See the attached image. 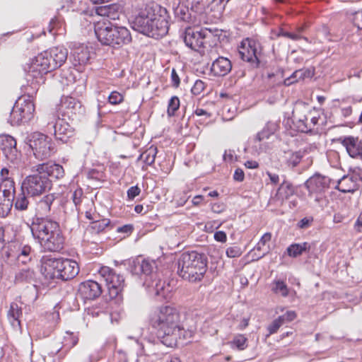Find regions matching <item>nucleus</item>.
Masks as SVG:
<instances>
[{"instance_id":"bb28decb","label":"nucleus","mask_w":362,"mask_h":362,"mask_svg":"<svg viewBox=\"0 0 362 362\" xmlns=\"http://www.w3.org/2000/svg\"><path fill=\"white\" fill-rule=\"evenodd\" d=\"M295 189L293 186L290 182L284 181L278 188L274 199L279 202L280 204H282L284 200L289 199L293 195Z\"/></svg>"},{"instance_id":"c03bdc74","label":"nucleus","mask_w":362,"mask_h":362,"mask_svg":"<svg viewBox=\"0 0 362 362\" xmlns=\"http://www.w3.org/2000/svg\"><path fill=\"white\" fill-rule=\"evenodd\" d=\"M110 221L107 218L95 221L91 223L92 229L97 233L104 231L105 228L110 227Z\"/></svg>"},{"instance_id":"39448f33","label":"nucleus","mask_w":362,"mask_h":362,"mask_svg":"<svg viewBox=\"0 0 362 362\" xmlns=\"http://www.w3.org/2000/svg\"><path fill=\"white\" fill-rule=\"evenodd\" d=\"M207 258L196 251L183 252L177 261V274L189 282L200 281L207 271Z\"/></svg>"},{"instance_id":"338daca9","label":"nucleus","mask_w":362,"mask_h":362,"mask_svg":"<svg viewBox=\"0 0 362 362\" xmlns=\"http://www.w3.org/2000/svg\"><path fill=\"white\" fill-rule=\"evenodd\" d=\"M267 175L269 177L271 183L276 185L279 182V176L277 174L272 173L269 171L267 172Z\"/></svg>"},{"instance_id":"f704fd0d","label":"nucleus","mask_w":362,"mask_h":362,"mask_svg":"<svg viewBox=\"0 0 362 362\" xmlns=\"http://www.w3.org/2000/svg\"><path fill=\"white\" fill-rule=\"evenodd\" d=\"M310 246L309 243L305 242L303 243H294L287 248V253L290 257H297L303 254V252L309 250Z\"/></svg>"},{"instance_id":"a878e982","label":"nucleus","mask_w":362,"mask_h":362,"mask_svg":"<svg viewBox=\"0 0 362 362\" xmlns=\"http://www.w3.org/2000/svg\"><path fill=\"white\" fill-rule=\"evenodd\" d=\"M358 187V183H356L349 174L344 175L339 180L335 187L336 189L344 193L354 192L356 191Z\"/></svg>"},{"instance_id":"2f4dec72","label":"nucleus","mask_w":362,"mask_h":362,"mask_svg":"<svg viewBox=\"0 0 362 362\" xmlns=\"http://www.w3.org/2000/svg\"><path fill=\"white\" fill-rule=\"evenodd\" d=\"M284 81L283 71L280 69H277L275 72L268 73L265 78L268 89L281 85L284 83Z\"/></svg>"},{"instance_id":"ea45409f","label":"nucleus","mask_w":362,"mask_h":362,"mask_svg":"<svg viewBox=\"0 0 362 362\" xmlns=\"http://www.w3.org/2000/svg\"><path fill=\"white\" fill-rule=\"evenodd\" d=\"M272 291L276 294H280L283 297L288 295V288L286 284L281 280L274 281L272 283Z\"/></svg>"},{"instance_id":"1a4fd4ad","label":"nucleus","mask_w":362,"mask_h":362,"mask_svg":"<svg viewBox=\"0 0 362 362\" xmlns=\"http://www.w3.org/2000/svg\"><path fill=\"white\" fill-rule=\"evenodd\" d=\"M35 105L30 95H24L18 98L13 105L8 122L14 126L22 122H27L33 117Z\"/></svg>"},{"instance_id":"a18cd8bd","label":"nucleus","mask_w":362,"mask_h":362,"mask_svg":"<svg viewBox=\"0 0 362 362\" xmlns=\"http://www.w3.org/2000/svg\"><path fill=\"white\" fill-rule=\"evenodd\" d=\"M191 10L199 15L205 14L206 16V6L202 1H192Z\"/></svg>"},{"instance_id":"f8f14e48","label":"nucleus","mask_w":362,"mask_h":362,"mask_svg":"<svg viewBox=\"0 0 362 362\" xmlns=\"http://www.w3.org/2000/svg\"><path fill=\"white\" fill-rule=\"evenodd\" d=\"M261 52L262 47L259 42L251 38L243 40L238 49L240 58L249 62L253 67L259 66Z\"/></svg>"},{"instance_id":"e433bc0d","label":"nucleus","mask_w":362,"mask_h":362,"mask_svg":"<svg viewBox=\"0 0 362 362\" xmlns=\"http://www.w3.org/2000/svg\"><path fill=\"white\" fill-rule=\"evenodd\" d=\"M33 250L30 245H25L19 248L16 260L18 264H26L32 259Z\"/></svg>"},{"instance_id":"a211bd4d","label":"nucleus","mask_w":362,"mask_h":362,"mask_svg":"<svg viewBox=\"0 0 362 362\" xmlns=\"http://www.w3.org/2000/svg\"><path fill=\"white\" fill-rule=\"evenodd\" d=\"M0 148L6 158L11 162H16L21 155L16 148V139L10 135L1 136Z\"/></svg>"},{"instance_id":"e2e57ef3","label":"nucleus","mask_w":362,"mask_h":362,"mask_svg":"<svg viewBox=\"0 0 362 362\" xmlns=\"http://www.w3.org/2000/svg\"><path fill=\"white\" fill-rule=\"evenodd\" d=\"M354 229L358 233L362 232V212L359 214L355 222Z\"/></svg>"},{"instance_id":"dca6fc26","label":"nucleus","mask_w":362,"mask_h":362,"mask_svg":"<svg viewBox=\"0 0 362 362\" xmlns=\"http://www.w3.org/2000/svg\"><path fill=\"white\" fill-rule=\"evenodd\" d=\"M209 32L204 29L198 30L188 28L185 33L184 42L188 47L198 50L203 47L204 40L209 37Z\"/></svg>"},{"instance_id":"bf43d9fd","label":"nucleus","mask_w":362,"mask_h":362,"mask_svg":"<svg viewBox=\"0 0 362 362\" xmlns=\"http://www.w3.org/2000/svg\"><path fill=\"white\" fill-rule=\"evenodd\" d=\"M214 239L221 243H226L227 240V236L225 232L219 230L214 233Z\"/></svg>"},{"instance_id":"6e6552de","label":"nucleus","mask_w":362,"mask_h":362,"mask_svg":"<svg viewBox=\"0 0 362 362\" xmlns=\"http://www.w3.org/2000/svg\"><path fill=\"white\" fill-rule=\"evenodd\" d=\"M98 40L104 45L119 48L132 41L129 30L122 26H106L98 25L95 28Z\"/></svg>"},{"instance_id":"3c124183","label":"nucleus","mask_w":362,"mask_h":362,"mask_svg":"<svg viewBox=\"0 0 362 362\" xmlns=\"http://www.w3.org/2000/svg\"><path fill=\"white\" fill-rule=\"evenodd\" d=\"M205 88V83L202 80H197L192 88V93L194 95H199Z\"/></svg>"},{"instance_id":"5fc2aeb1","label":"nucleus","mask_w":362,"mask_h":362,"mask_svg":"<svg viewBox=\"0 0 362 362\" xmlns=\"http://www.w3.org/2000/svg\"><path fill=\"white\" fill-rule=\"evenodd\" d=\"M83 190L81 188L76 189L72 194V199L76 206L81 204L83 197Z\"/></svg>"},{"instance_id":"864d4df0","label":"nucleus","mask_w":362,"mask_h":362,"mask_svg":"<svg viewBox=\"0 0 362 362\" xmlns=\"http://www.w3.org/2000/svg\"><path fill=\"white\" fill-rule=\"evenodd\" d=\"M349 175L351 177L358 183L359 181L362 182V169L360 168H354Z\"/></svg>"},{"instance_id":"c85d7f7f","label":"nucleus","mask_w":362,"mask_h":362,"mask_svg":"<svg viewBox=\"0 0 362 362\" xmlns=\"http://www.w3.org/2000/svg\"><path fill=\"white\" fill-rule=\"evenodd\" d=\"M74 59V64L81 65L86 64L90 59V54L87 47L81 46L74 49L71 53Z\"/></svg>"},{"instance_id":"412c9836","label":"nucleus","mask_w":362,"mask_h":362,"mask_svg":"<svg viewBox=\"0 0 362 362\" xmlns=\"http://www.w3.org/2000/svg\"><path fill=\"white\" fill-rule=\"evenodd\" d=\"M232 69V63L230 59L224 57H218L211 64V71L214 76H226Z\"/></svg>"},{"instance_id":"20e7f679","label":"nucleus","mask_w":362,"mask_h":362,"mask_svg":"<svg viewBox=\"0 0 362 362\" xmlns=\"http://www.w3.org/2000/svg\"><path fill=\"white\" fill-rule=\"evenodd\" d=\"M157 264L154 260L137 258L133 262L132 272L144 276V285L148 291L164 299L170 298L171 287L169 284L158 278Z\"/></svg>"},{"instance_id":"9b49d317","label":"nucleus","mask_w":362,"mask_h":362,"mask_svg":"<svg viewBox=\"0 0 362 362\" xmlns=\"http://www.w3.org/2000/svg\"><path fill=\"white\" fill-rule=\"evenodd\" d=\"M28 144L36 158L44 160L49 158L54 152L52 139L40 132H34L27 138Z\"/></svg>"},{"instance_id":"b1692460","label":"nucleus","mask_w":362,"mask_h":362,"mask_svg":"<svg viewBox=\"0 0 362 362\" xmlns=\"http://www.w3.org/2000/svg\"><path fill=\"white\" fill-rule=\"evenodd\" d=\"M229 0H212L206 6V16L211 19H218L222 16L226 4Z\"/></svg>"},{"instance_id":"aec40b11","label":"nucleus","mask_w":362,"mask_h":362,"mask_svg":"<svg viewBox=\"0 0 362 362\" xmlns=\"http://www.w3.org/2000/svg\"><path fill=\"white\" fill-rule=\"evenodd\" d=\"M331 181L332 180L327 176L315 174L305 182V185L310 194L321 193L329 187Z\"/></svg>"},{"instance_id":"de8ad7c7","label":"nucleus","mask_w":362,"mask_h":362,"mask_svg":"<svg viewBox=\"0 0 362 362\" xmlns=\"http://www.w3.org/2000/svg\"><path fill=\"white\" fill-rule=\"evenodd\" d=\"M180 107V100L177 96H173L168 103V115L172 117L175 115V112L178 110Z\"/></svg>"},{"instance_id":"052dcab7","label":"nucleus","mask_w":362,"mask_h":362,"mask_svg":"<svg viewBox=\"0 0 362 362\" xmlns=\"http://www.w3.org/2000/svg\"><path fill=\"white\" fill-rule=\"evenodd\" d=\"M244 177H245V174L242 169L238 168L235 170V173L233 175V178L235 180L238 181V182H242V181H243Z\"/></svg>"},{"instance_id":"58836bf2","label":"nucleus","mask_w":362,"mask_h":362,"mask_svg":"<svg viewBox=\"0 0 362 362\" xmlns=\"http://www.w3.org/2000/svg\"><path fill=\"white\" fill-rule=\"evenodd\" d=\"M157 152L156 147L151 146L140 155L139 159L143 160L146 165H151L155 162Z\"/></svg>"},{"instance_id":"6e6d98bb","label":"nucleus","mask_w":362,"mask_h":362,"mask_svg":"<svg viewBox=\"0 0 362 362\" xmlns=\"http://www.w3.org/2000/svg\"><path fill=\"white\" fill-rule=\"evenodd\" d=\"M353 23L358 29H362V10L354 13Z\"/></svg>"},{"instance_id":"c9c22d12","label":"nucleus","mask_w":362,"mask_h":362,"mask_svg":"<svg viewBox=\"0 0 362 362\" xmlns=\"http://www.w3.org/2000/svg\"><path fill=\"white\" fill-rule=\"evenodd\" d=\"M277 127L278 125L276 122H267L264 129L257 134L255 139L258 141H261L264 139H268L271 135L274 134Z\"/></svg>"},{"instance_id":"13d9d810","label":"nucleus","mask_w":362,"mask_h":362,"mask_svg":"<svg viewBox=\"0 0 362 362\" xmlns=\"http://www.w3.org/2000/svg\"><path fill=\"white\" fill-rule=\"evenodd\" d=\"M140 192L141 189L137 185L133 186L127 190V197L129 199H134Z\"/></svg>"},{"instance_id":"7ed1b4c3","label":"nucleus","mask_w":362,"mask_h":362,"mask_svg":"<svg viewBox=\"0 0 362 362\" xmlns=\"http://www.w3.org/2000/svg\"><path fill=\"white\" fill-rule=\"evenodd\" d=\"M28 226L44 252H58L64 248L65 238L57 221L49 217H36Z\"/></svg>"},{"instance_id":"774afa93","label":"nucleus","mask_w":362,"mask_h":362,"mask_svg":"<svg viewBox=\"0 0 362 362\" xmlns=\"http://www.w3.org/2000/svg\"><path fill=\"white\" fill-rule=\"evenodd\" d=\"M133 229L132 225H124L122 227H119L117 230L119 233H131Z\"/></svg>"},{"instance_id":"0e129e2a","label":"nucleus","mask_w":362,"mask_h":362,"mask_svg":"<svg viewBox=\"0 0 362 362\" xmlns=\"http://www.w3.org/2000/svg\"><path fill=\"white\" fill-rule=\"evenodd\" d=\"M312 221L313 218H303L298 222V226L300 228H306L310 225Z\"/></svg>"},{"instance_id":"cd10ccee","label":"nucleus","mask_w":362,"mask_h":362,"mask_svg":"<svg viewBox=\"0 0 362 362\" xmlns=\"http://www.w3.org/2000/svg\"><path fill=\"white\" fill-rule=\"evenodd\" d=\"M62 108L70 110L71 113L80 112L82 105L80 101L71 96H64L61 100Z\"/></svg>"},{"instance_id":"69168bd1","label":"nucleus","mask_w":362,"mask_h":362,"mask_svg":"<svg viewBox=\"0 0 362 362\" xmlns=\"http://www.w3.org/2000/svg\"><path fill=\"white\" fill-rule=\"evenodd\" d=\"M171 79H172L173 85L175 87H177L180 85V78L175 69H173V71H172Z\"/></svg>"},{"instance_id":"72a5a7b5","label":"nucleus","mask_w":362,"mask_h":362,"mask_svg":"<svg viewBox=\"0 0 362 362\" xmlns=\"http://www.w3.org/2000/svg\"><path fill=\"white\" fill-rule=\"evenodd\" d=\"M311 76L312 74L309 69H298L294 71L290 77L285 78L284 84L288 86L306 77H311Z\"/></svg>"},{"instance_id":"9d476101","label":"nucleus","mask_w":362,"mask_h":362,"mask_svg":"<svg viewBox=\"0 0 362 362\" xmlns=\"http://www.w3.org/2000/svg\"><path fill=\"white\" fill-rule=\"evenodd\" d=\"M26 176L22 182L21 189L30 197L42 194L52 187V180L37 172Z\"/></svg>"},{"instance_id":"09e8293b","label":"nucleus","mask_w":362,"mask_h":362,"mask_svg":"<svg viewBox=\"0 0 362 362\" xmlns=\"http://www.w3.org/2000/svg\"><path fill=\"white\" fill-rule=\"evenodd\" d=\"M283 322H282V318L281 317H278L276 319H275L268 327H267V330L269 332L268 334L267 335V337H269L270 336L271 334H273L274 333H276L278 329H279V327L283 325Z\"/></svg>"},{"instance_id":"f3484780","label":"nucleus","mask_w":362,"mask_h":362,"mask_svg":"<svg viewBox=\"0 0 362 362\" xmlns=\"http://www.w3.org/2000/svg\"><path fill=\"white\" fill-rule=\"evenodd\" d=\"M33 172H37L48 178L61 179L64 176V170L62 165L54 163H43L32 168Z\"/></svg>"},{"instance_id":"4be33fe9","label":"nucleus","mask_w":362,"mask_h":362,"mask_svg":"<svg viewBox=\"0 0 362 362\" xmlns=\"http://www.w3.org/2000/svg\"><path fill=\"white\" fill-rule=\"evenodd\" d=\"M340 140H341V144L346 148L351 157L362 156V142L358 138L347 136L340 139Z\"/></svg>"},{"instance_id":"473e14b6","label":"nucleus","mask_w":362,"mask_h":362,"mask_svg":"<svg viewBox=\"0 0 362 362\" xmlns=\"http://www.w3.org/2000/svg\"><path fill=\"white\" fill-rule=\"evenodd\" d=\"M174 14L175 18L180 21L188 23H194L192 21V16L189 12L188 7L183 4H179L174 8Z\"/></svg>"},{"instance_id":"423d86ee","label":"nucleus","mask_w":362,"mask_h":362,"mask_svg":"<svg viewBox=\"0 0 362 362\" xmlns=\"http://www.w3.org/2000/svg\"><path fill=\"white\" fill-rule=\"evenodd\" d=\"M41 271L46 277L68 281L74 279L79 272L78 263L71 259L55 258L43 255L40 259Z\"/></svg>"},{"instance_id":"49530a36","label":"nucleus","mask_w":362,"mask_h":362,"mask_svg":"<svg viewBox=\"0 0 362 362\" xmlns=\"http://www.w3.org/2000/svg\"><path fill=\"white\" fill-rule=\"evenodd\" d=\"M13 202H11L9 199H4L2 202H0V216L2 218L6 217L10 213Z\"/></svg>"},{"instance_id":"393cba45","label":"nucleus","mask_w":362,"mask_h":362,"mask_svg":"<svg viewBox=\"0 0 362 362\" xmlns=\"http://www.w3.org/2000/svg\"><path fill=\"white\" fill-rule=\"evenodd\" d=\"M56 197L54 194H48L42 197L36 204V211L41 215H47L51 211L52 206L55 201Z\"/></svg>"},{"instance_id":"680f3d73","label":"nucleus","mask_w":362,"mask_h":362,"mask_svg":"<svg viewBox=\"0 0 362 362\" xmlns=\"http://www.w3.org/2000/svg\"><path fill=\"white\" fill-rule=\"evenodd\" d=\"M3 193L4 199H9L11 202L14 200L15 190L4 189L1 190Z\"/></svg>"},{"instance_id":"79ce46f5","label":"nucleus","mask_w":362,"mask_h":362,"mask_svg":"<svg viewBox=\"0 0 362 362\" xmlns=\"http://www.w3.org/2000/svg\"><path fill=\"white\" fill-rule=\"evenodd\" d=\"M231 347L243 351L247 347V339L243 334H236L230 341Z\"/></svg>"},{"instance_id":"f03ea898","label":"nucleus","mask_w":362,"mask_h":362,"mask_svg":"<svg viewBox=\"0 0 362 362\" xmlns=\"http://www.w3.org/2000/svg\"><path fill=\"white\" fill-rule=\"evenodd\" d=\"M153 327L157 329L158 337L168 347L177 346L180 340L185 339L186 331L176 308L170 305L159 308L152 319Z\"/></svg>"},{"instance_id":"ddd939ff","label":"nucleus","mask_w":362,"mask_h":362,"mask_svg":"<svg viewBox=\"0 0 362 362\" xmlns=\"http://www.w3.org/2000/svg\"><path fill=\"white\" fill-rule=\"evenodd\" d=\"M98 274L106 282L110 296L112 298H116L124 287V279L122 276L116 274L112 269L108 267H102Z\"/></svg>"},{"instance_id":"4c0bfd02","label":"nucleus","mask_w":362,"mask_h":362,"mask_svg":"<svg viewBox=\"0 0 362 362\" xmlns=\"http://www.w3.org/2000/svg\"><path fill=\"white\" fill-rule=\"evenodd\" d=\"M27 193L21 192L16 196L14 202L15 209L18 211H25L28 209L30 202Z\"/></svg>"},{"instance_id":"6ab92c4d","label":"nucleus","mask_w":362,"mask_h":362,"mask_svg":"<svg viewBox=\"0 0 362 362\" xmlns=\"http://www.w3.org/2000/svg\"><path fill=\"white\" fill-rule=\"evenodd\" d=\"M101 293V286L95 281H86L79 285L78 294L85 300H94Z\"/></svg>"},{"instance_id":"a19ab883","label":"nucleus","mask_w":362,"mask_h":362,"mask_svg":"<svg viewBox=\"0 0 362 362\" xmlns=\"http://www.w3.org/2000/svg\"><path fill=\"white\" fill-rule=\"evenodd\" d=\"M35 277V272L30 269L25 268L21 269L16 276V279L18 281H30Z\"/></svg>"},{"instance_id":"5701e85b","label":"nucleus","mask_w":362,"mask_h":362,"mask_svg":"<svg viewBox=\"0 0 362 362\" xmlns=\"http://www.w3.org/2000/svg\"><path fill=\"white\" fill-rule=\"evenodd\" d=\"M98 15L106 16L111 20H117L120 16V6L117 4H110L97 6L95 8Z\"/></svg>"},{"instance_id":"8fccbe9b","label":"nucleus","mask_w":362,"mask_h":362,"mask_svg":"<svg viewBox=\"0 0 362 362\" xmlns=\"http://www.w3.org/2000/svg\"><path fill=\"white\" fill-rule=\"evenodd\" d=\"M108 100L112 105H117L123 102L124 96L117 91H112L108 97Z\"/></svg>"},{"instance_id":"4468645a","label":"nucleus","mask_w":362,"mask_h":362,"mask_svg":"<svg viewBox=\"0 0 362 362\" xmlns=\"http://www.w3.org/2000/svg\"><path fill=\"white\" fill-rule=\"evenodd\" d=\"M301 112L307 114L300 115L298 109L293 112V117L297 119L298 128L302 132H312L318 124V121L320 119L319 113L315 109L310 110L308 107H303Z\"/></svg>"},{"instance_id":"603ef678","label":"nucleus","mask_w":362,"mask_h":362,"mask_svg":"<svg viewBox=\"0 0 362 362\" xmlns=\"http://www.w3.org/2000/svg\"><path fill=\"white\" fill-rule=\"evenodd\" d=\"M241 254V250L238 246L230 247L226 250V255L230 258L238 257Z\"/></svg>"},{"instance_id":"7c9ffc66","label":"nucleus","mask_w":362,"mask_h":362,"mask_svg":"<svg viewBox=\"0 0 362 362\" xmlns=\"http://www.w3.org/2000/svg\"><path fill=\"white\" fill-rule=\"evenodd\" d=\"M22 315L21 308L16 303H12L8 312V317L14 328L21 325L20 317Z\"/></svg>"},{"instance_id":"2eb2a0df","label":"nucleus","mask_w":362,"mask_h":362,"mask_svg":"<svg viewBox=\"0 0 362 362\" xmlns=\"http://www.w3.org/2000/svg\"><path fill=\"white\" fill-rule=\"evenodd\" d=\"M52 118L55 122H48V131L53 130L54 136L57 140L63 143L66 142L69 138L73 136L74 128L64 119L57 118L55 119L54 117Z\"/></svg>"},{"instance_id":"0eeeda50","label":"nucleus","mask_w":362,"mask_h":362,"mask_svg":"<svg viewBox=\"0 0 362 362\" xmlns=\"http://www.w3.org/2000/svg\"><path fill=\"white\" fill-rule=\"evenodd\" d=\"M68 50L63 47H54L40 53L33 60L32 72L40 75L46 74L62 66L67 59Z\"/></svg>"},{"instance_id":"4d7b16f0","label":"nucleus","mask_w":362,"mask_h":362,"mask_svg":"<svg viewBox=\"0 0 362 362\" xmlns=\"http://www.w3.org/2000/svg\"><path fill=\"white\" fill-rule=\"evenodd\" d=\"M279 317L282 318V322L284 324L286 322H291L296 317V313L293 311H287L284 315L279 316Z\"/></svg>"},{"instance_id":"f257e3e1","label":"nucleus","mask_w":362,"mask_h":362,"mask_svg":"<svg viewBox=\"0 0 362 362\" xmlns=\"http://www.w3.org/2000/svg\"><path fill=\"white\" fill-rule=\"evenodd\" d=\"M132 28L151 37H163L169 30L167 10L155 3L145 5L132 21Z\"/></svg>"},{"instance_id":"37998d69","label":"nucleus","mask_w":362,"mask_h":362,"mask_svg":"<svg viewBox=\"0 0 362 362\" xmlns=\"http://www.w3.org/2000/svg\"><path fill=\"white\" fill-rule=\"evenodd\" d=\"M78 337L72 332H66V335L64 337L62 341L63 346L67 349H70L74 347L78 343Z\"/></svg>"},{"instance_id":"c756f323","label":"nucleus","mask_w":362,"mask_h":362,"mask_svg":"<svg viewBox=\"0 0 362 362\" xmlns=\"http://www.w3.org/2000/svg\"><path fill=\"white\" fill-rule=\"evenodd\" d=\"M305 155V151H288L285 153V163L289 168L296 167L301 161Z\"/></svg>"}]
</instances>
